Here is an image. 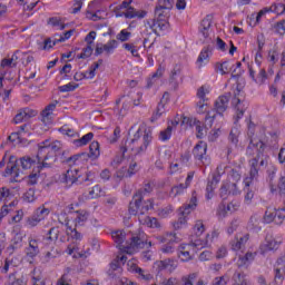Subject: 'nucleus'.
<instances>
[{
    "label": "nucleus",
    "mask_w": 285,
    "mask_h": 285,
    "mask_svg": "<svg viewBox=\"0 0 285 285\" xmlns=\"http://www.w3.org/2000/svg\"><path fill=\"white\" fill-rule=\"evenodd\" d=\"M140 257L144 262H150L153 259V250L147 248V250L141 252Z\"/></svg>",
    "instance_id": "nucleus-60"
},
{
    "label": "nucleus",
    "mask_w": 285,
    "mask_h": 285,
    "mask_svg": "<svg viewBox=\"0 0 285 285\" xmlns=\"http://www.w3.org/2000/svg\"><path fill=\"white\" fill-rule=\"evenodd\" d=\"M230 97H233L230 92H225L215 101L214 108L219 117H224V112L228 110V101H230Z\"/></svg>",
    "instance_id": "nucleus-9"
},
{
    "label": "nucleus",
    "mask_w": 285,
    "mask_h": 285,
    "mask_svg": "<svg viewBox=\"0 0 285 285\" xmlns=\"http://www.w3.org/2000/svg\"><path fill=\"white\" fill-rule=\"evenodd\" d=\"M268 79V75L266 73V69H261L257 78V83H264Z\"/></svg>",
    "instance_id": "nucleus-63"
},
{
    "label": "nucleus",
    "mask_w": 285,
    "mask_h": 285,
    "mask_svg": "<svg viewBox=\"0 0 285 285\" xmlns=\"http://www.w3.org/2000/svg\"><path fill=\"white\" fill-rule=\"evenodd\" d=\"M227 186L229 188V195H239V188L237 187V183H229L227 184Z\"/></svg>",
    "instance_id": "nucleus-61"
},
{
    "label": "nucleus",
    "mask_w": 285,
    "mask_h": 285,
    "mask_svg": "<svg viewBox=\"0 0 285 285\" xmlns=\"http://www.w3.org/2000/svg\"><path fill=\"white\" fill-rule=\"evenodd\" d=\"M101 151H99V142L92 141L89 146V154L86 153L85 157H89L90 159H98Z\"/></svg>",
    "instance_id": "nucleus-19"
},
{
    "label": "nucleus",
    "mask_w": 285,
    "mask_h": 285,
    "mask_svg": "<svg viewBox=\"0 0 285 285\" xmlns=\"http://www.w3.org/2000/svg\"><path fill=\"white\" fill-rule=\"evenodd\" d=\"M92 137H95V134L88 132L87 135L82 136L80 139L76 140L79 146H86L89 141H92Z\"/></svg>",
    "instance_id": "nucleus-42"
},
{
    "label": "nucleus",
    "mask_w": 285,
    "mask_h": 285,
    "mask_svg": "<svg viewBox=\"0 0 285 285\" xmlns=\"http://www.w3.org/2000/svg\"><path fill=\"white\" fill-rule=\"evenodd\" d=\"M245 186H246V195H245V204H247V206H250V204H253V197H255V191L250 190L249 186H250V181H245Z\"/></svg>",
    "instance_id": "nucleus-26"
},
{
    "label": "nucleus",
    "mask_w": 285,
    "mask_h": 285,
    "mask_svg": "<svg viewBox=\"0 0 285 285\" xmlns=\"http://www.w3.org/2000/svg\"><path fill=\"white\" fill-rule=\"evenodd\" d=\"M117 46H118L117 40H110L108 43L104 45L102 48H104L105 52L110 55V52H112V50H115V48H117Z\"/></svg>",
    "instance_id": "nucleus-45"
},
{
    "label": "nucleus",
    "mask_w": 285,
    "mask_h": 285,
    "mask_svg": "<svg viewBox=\"0 0 285 285\" xmlns=\"http://www.w3.org/2000/svg\"><path fill=\"white\" fill-rule=\"evenodd\" d=\"M125 253H130V248L132 250H144V248H153V242H148V236L144 232L131 236L129 246L125 247Z\"/></svg>",
    "instance_id": "nucleus-7"
},
{
    "label": "nucleus",
    "mask_w": 285,
    "mask_h": 285,
    "mask_svg": "<svg viewBox=\"0 0 285 285\" xmlns=\"http://www.w3.org/2000/svg\"><path fill=\"white\" fill-rule=\"evenodd\" d=\"M165 10L166 9H164V7L157 6L155 9L156 19L151 20V23L150 21H147L149 28L157 37H159V32L157 31V29L164 31L170 28V22H168V19H170V12H166Z\"/></svg>",
    "instance_id": "nucleus-2"
},
{
    "label": "nucleus",
    "mask_w": 285,
    "mask_h": 285,
    "mask_svg": "<svg viewBox=\"0 0 285 285\" xmlns=\"http://www.w3.org/2000/svg\"><path fill=\"white\" fill-rule=\"evenodd\" d=\"M89 195L91 199H97V197H101V187L99 185L94 186L92 189L89 191Z\"/></svg>",
    "instance_id": "nucleus-50"
},
{
    "label": "nucleus",
    "mask_w": 285,
    "mask_h": 285,
    "mask_svg": "<svg viewBox=\"0 0 285 285\" xmlns=\"http://www.w3.org/2000/svg\"><path fill=\"white\" fill-rule=\"evenodd\" d=\"M131 32L130 31H127L126 29H124V30H121L118 35H117V39H118V41H122V42H125V41H128L129 39H130V37H131Z\"/></svg>",
    "instance_id": "nucleus-43"
},
{
    "label": "nucleus",
    "mask_w": 285,
    "mask_h": 285,
    "mask_svg": "<svg viewBox=\"0 0 285 285\" xmlns=\"http://www.w3.org/2000/svg\"><path fill=\"white\" fill-rule=\"evenodd\" d=\"M21 121H28V119L26 118V112L23 110L18 112L13 118L14 124H21Z\"/></svg>",
    "instance_id": "nucleus-58"
},
{
    "label": "nucleus",
    "mask_w": 285,
    "mask_h": 285,
    "mask_svg": "<svg viewBox=\"0 0 285 285\" xmlns=\"http://www.w3.org/2000/svg\"><path fill=\"white\" fill-rule=\"evenodd\" d=\"M233 279L235 282V285H239V284H246V275L244 273L240 272H235Z\"/></svg>",
    "instance_id": "nucleus-37"
},
{
    "label": "nucleus",
    "mask_w": 285,
    "mask_h": 285,
    "mask_svg": "<svg viewBox=\"0 0 285 285\" xmlns=\"http://www.w3.org/2000/svg\"><path fill=\"white\" fill-rule=\"evenodd\" d=\"M148 210H155V199L149 198L144 202V205L140 208V215H146Z\"/></svg>",
    "instance_id": "nucleus-23"
},
{
    "label": "nucleus",
    "mask_w": 285,
    "mask_h": 285,
    "mask_svg": "<svg viewBox=\"0 0 285 285\" xmlns=\"http://www.w3.org/2000/svg\"><path fill=\"white\" fill-rule=\"evenodd\" d=\"M242 90L237 88V91L234 94V98L232 100L233 106H235L236 109V121H239L244 117V112H246V109L242 108V99H239V94Z\"/></svg>",
    "instance_id": "nucleus-11"
},
{
    "label": "nucleus",
    "mask_w": 285,
    "mask_h": 285,
    "mask_svg": "<svg viewBox=\"0 0 285 285\" xmlns=\"http://www.w3.org/2000/svg\"><path fill=\"white\" fill-rule=\"evenodd\" d=\"M80 157H86V153L76 154L67 159L62 160L63 164H68V166H75Z\"/></svg>",
    "instance_id": "nucleus-31"
},
{
    "label": "nucleus",
    "mask_w": 285,
    "mask_h": 285,
    "mask_svg": "<svg viewBox=\"0 0 285 285\" xmlns=\"http://www.w3.org/2000/svg\"><path fill=\"white\" fill-rule=\"evenodd\" d=\"M11 242L12 243L8 247V250H17V249L21 248L23 237L21 236V234H16Z\"/></svg>",
    "instance_id": "nucleus-22"
},
{
    "label": "nucleus",
    "mask_w": 285,
    "mask_h": 285,
    "mask_svg": "<svg viewBox=\"0 0 285 285\" xmlns=\"http://www.w3.org/2000/svg\"><path fill=\"white\" fill-rule=\"evenodd\" d=\"M39 253V245L37 244V239H31L29 242V247L26 249L27 257H30V259H35Z\"/></svg>",
    "instance_id": "nucleus-18"
},
{
    "label": "nucleus",
    "mask_w": 285,
    "mask_h": 285,
    "mask_svg": "<svg viewBox=\"0 0 285 285\" xmlns=\"http://www.w3.org/2000/svg\"><path fill=\"white\" fill-rule=\"evenodd\" d=\"M92 46L87 45V47L82 49V52L78 55V59H88L89 57H92Z\"/></svg>",
    "instance_id": "nucleus-40"
},
{
    "label": "nucleus",
    "mask_w": 285,
    "mask_h": 285,
    "mask_svg": "<svg viewBox=\"0 0 285 285\" xmlns=\"http://www.w3.org/2000/svg\"><path fill=\"white\" fill-rule=\"evenodd\" d=\"M250 148H257L258 154L257 157L253 158L249 161V177H247L245 181H253L254 179H257V177H259V155H264V150H266V144H264V141L262 140L255 144L253 142V139H250L247 150H250Z\"/></svg>",
    "instance_id": "nucleus-3"
},
{
    "label": "nucleus",
    "mask_w": 285,
    "mask_h": 285,
    "mask_svg": "<svg viewBox=\"0 0 285 285\" xmlns=\"http://www.w3.org/2000/svg\"><path fill=\"white\" fill-rule=\"evenodd\" d=\"M275 213H276L275 208H267L264 215L265 224H273V222H275Z\"/></svg>",
    "instance_id": "nucleus-29"
},
{
    "label": "nucleus",
    "mask_w": 285,
    "mask_h": 285,
    "mask_svg": "<svg viewBox=\"0 0 285 285\" xmlns=\"http://www.w3.org/2000/svg\"><path fill=\"white\" fill-rule=\"evenodd\" d=\"M89 214L86 210H78L77 212V217H76V224L79 226H83L86 222H88Z\"/></svg>",
    "instance_id": "nucleus-27"
},
{
    "label": "nucleus",
    "mask_w": 285,
    "mask_h": 285,
    "mask_svg": "<svg viewBox=\"0 0 285 285\" xmlns=\"http://www.w3.org/2000/svg\"><path fill=\"white\" fill-rule=\"evenodd\" d=\"M197 208V196H195V191L189 200V203L184 204L179 208V218L176 223H174L175 230H179L183 226H186V217H188L189 213H193Z\"/></svg>",
    "instance_id": "nucleus-6"
},
{
    "label": "nucleus",
    "mask_w": 285,
    "mask_h": 285,
    "mask_svg": "<svg viewBox=\"0 0 285 285\" xmlns=\"http://www.w3.org/2000/svg\"><path fill=\"white\" fill-rule=\"evenodd\" d=\"M142 224L145 226H148V228H159V222L157 220V218H151L150 216H147Z\"/></svg>",
    "instance_id": "nucleus-34"
},
{
    "label": "nucleus",
    "mask_w": 285,
    "mask_h": 285,
    "mask_svg": "<svg viewBox=\"0 0 285 285\" xmlns=\"http://www.w3.org/2000/svg\"><path fill=\"white\" fill-rule=\"evenodd\" d=\"M153 190V186L150 183L146 184L145 187L138 189L134 196L132 200L129 203V214L131 215H138L139 209L141 208V203L144 202V197L146 195H150V191Z\"/></svg>",
    "instance_id": "nucleus-5"
},
{
    "label": "nucleus",
    "mask_w": 285,
    "mask_h": 285,
    "mask_svg": "<svg viewBox=\"0 0 285 285\" xmlns=\"http://www.w3.org/2000/svg\"><path fill=\"white\" fill-rule=\"evenodd\" d=\"M35 217L38 218V220L43 222V219H46V217H48V215H50V209L46 208V207H39L37 208V210L35 212Z\"/></svg>",
    "instance_id": "nucleus-25"
},
{
    "label": "nucleus",
    "mask_w": 285,
    "mask_h": 285,
    "mask_svg": "<svg viewBox=\"0 0 285 285\" xmlns=\"http://www.w3.org/2000/svg\"><path fill=\"white\" fill-rule=\"evenodd\" d=\"M274 28H275L276 32H278V35H285V21L284 20L276 22Z\"/></svg>",
    "instance_id": "nucleus-59"
},
{
    "label": "nucleus",
    "mask_w": 285,
    "mask_h": 285,
    "mask_svg": "<svg viewBox=\"0 0 285 285\" xmlns=\"http://www.w3.org/2000/svg\"><path fill=\"white\" fill-rule=\"evenodd\" d=\"M24 199L26 202L32 203L35 202V199H37L35 197V189L30 188L26 194H24Z\"/></svg>",
    "instance_id": "nucleus-64"
},
{
    "label": "nucleus",
    "mask_w": 285,
    "mask_h": 285,
    "mask_svg": "<svg viewBox=\"0 0 285 285\" xmlns=\"http://www.w3.org/2000/svg\"><path fill=\"white\" fill-rule=\"evenodd\" d=\"M6 175H11L12 178L10 179L11 184H14L19 180V161H14V156H10L9 163L7 164Z\"/></svg>",
    "instance_id": "nucleus-10"
},
{
    "label": "nucleus",
    "mask_w": 285,
    "mask_h": 285,
    "mask_svg": "<svg viewBox=\"0 0 285 285\" xmlns=\"http://www.w3.org/2000/svg\"><path fill=\"white\" fill-rule=\"evenodd\" d=\"M49 158L50 150L48 148V145H46V142H40L38 145V154L36 156L38 164H41V161H48Z\"/></svg>",
    "instance_id": "nucleus-14"
},
{
    "label": "nucleus",
    "mask_w": 285,
    "mask_h": 285,
    "mask_svg": "<svg viewBox=\"0 0 285 285\" xmlns=\"http://www.w3.org/2000/svg\"><path fill=\"white\" fill-rule=\"evenodd\" d=\"M48 148H49V156L57 157L56 153H59V150H61V141L56 140L51 145H48Z\"/></svg>",
    "instance_id": "nucleus-30"
},
{
    "label": "nucleus",
    "mask_w": 285,
    "mask_h": 285,
    "mask_svg": "<svg viewBox=\"0 0 285 285\" xmlns=\"http://www.w3.org/2000/svg\"><path fill=\"white\" fill-rule=\"evenodd\" d=\"M37 158H32L30 156H23L19 159L18 166L20 164L22 170H29V168H32L37 164Z\"/></svg>",
    "instance_id": "nucleus-17"
},
{
    "label": "nucleus",
    "mask_w": 285,
    "mask_h": 285,
    "mask_svg": "<svg viewBox=\"0 0 285 285\" xmlns=\"http://www.w3.org/2000/svg\"><path fill=\"white\" fill-rule=\"evenodd\" d=\"M179 81H183L181 65H175L169 77V83L176 89L179 87Z\"/></svg>",
    "instance_id": "nucleus-13"
},
{
    "label": "nucleus",
    "mask_w": 285,
    "mask_h": 285,
    "mask_svg": "<svg viewBox=\"0 0 285 285\" xmlns=\"http://www.w3.org/2000/svg\"><path fill=\"white\" fill-rule=\"evenodd\" d=\"M279 248V243L273 238V236H266L265 242L261 245V252L268 253V250H277Z\"/></svg>",
    "instance_id": "nucleus-12"
},
{
    "label": "nucleus",
    "mask_w": 285,
    "mask_h": 285,
    "mask_svg": "<svg viewBox=\"0 0 285 285\" xmlns=\"http://www.w3.org/2000/svg\"><path fill=\"white\" fill-rule=\"evenodd\" d=\"M48 235L47 239L50 242H57V239H59V227H51Z\"/></svg>",
    "instance_id": "nucleus-39"
},
{
    "label": "nucleus",
    "mask_w": 285,
    "mask_h": 285,
    "mask_svg": "<svg viewBox=\"0 0 285 285\" xmlns=\"http://www.w3.org/2000/svg\"><path fill=\"white\" fill-rule=\"evenodd\" d=\"M157 242H159V244H165L161 247V253L170 254L175 253V244H179V237H177V234L175 233H167L163 236H158Z\"/></svg>",
    "instance_id": "nucleus-8"
},
{
    "label": "nucleus",
    "mask_w": 285,
    "mask_h": 285,
    "mask_svg": "<svg viewBox=\"0 0 285 285\" xmlns=\"http://www.w3.org/2000/svg\"><path fill=\"white\" fill-rule=\"evenodd\" d=\"M57 104L59 101L55 100L53 102H50L42 111H41V117L43 124H50V115H52V111L55 108H57Z\"/></svg>",
    "instance_id": "nucleus-16"
},
{
    "label": "nucleus",
    "mask_w": 285,
    "mask_h": 285,
    "mask_svg": "<svg viewBox=\"0 0 285 285\" xmlns=\"http://www.w3.org/2000/svg\"><path fill=\"white\" fill-rule=\"evenodd\" d=\"M170 137H173V126L168 125L165 130L159 132L158 139L160 141H169Z\"/></svg>",
    "instance_id": "nucleus-24"
},
{
    "label": "nucleus",
    "mask_w": 285,
    "mask_h": 285,
    "mask_svg": "<svg viewBox=\"0 0 285 285\" xmlns=\"http://www.w3.org/2000/svg\"><path fill=\"white\" fill-rule=\"evenodd\" d=\"M212 26H213V17L212 16H207L200 22V28H210Z\"/></svg>",
    "instance_id": "nucleus-62"
},
{
    "label": "nucleus",
    "mask_w": 285,
    "mask_h": 285,
    "mask_svg": "<svg viewBox=\"0 0 285 285\" xmlns=\"http://www.w3.org/2000/svg\"><path fill=\"white\" fill-rule=\"evenodd\" d=\"M216 117L217 115L208 111L205 117L206 126H208L209 128H213V124L215 122Z\"/></svg>",
    "instance_id": "nucleus-52"
},
{
    "label": "nucleus",
    "mask_w": 285,
    "mask_h": 285,
    "mask_svg": "<svg viewBox=\"0 0 285 285\" xmlns=\"http://www.w3.org/2000/svg\"><path fill=\"white\" fill-rule=\"evenodd\" d=\"M137 173H139V165L137 164V161L132 160L129 164V168L127 170V177H132V175H137Z\"/></svg>",
    "instance_id": "nucleus-36"
},
{
    "label": "nucleus",
    "mask_w": 285,
    "mask_h": 285,
    "mask_svg": "<svg viewBox=\"0 0 285 285\" xmlns=\"http://www.w3.org/2000/svg\"><path fill=\"white\" fill-rule=\"evenodd\" d=\"M12 61H14V55H12V57L10 59L4 58L1 60V68H14V66H17V63H12Z\"/></svg>",
    "instance_id": "nucleus-48"
},
{
    "label": "nucleus",
    "mask_w": 285,
    "mask_h": 285,
    "mask_svg": "<svg viewBox=\"0 0 285 285\" xmlns=\"http://www.w3.org/2000/svg\"><path fill=\"white\" fill-rule=\"evenodd\" d=\"M206 150H208V145H206L204 141H199L193 149L195 159L202 161V159H204V155H206Z\"/></svg>",
    "instance_id": "nucleus-15"
},
{
    "label": "nucleus",
    "mask_w": 285,
    "mask_h": 285,
    "mask_svg": "<svg viewBox=\"0 0 285 285\" xmlns=\"http://www.w3.org/2000/svg\"><path fill=\"white\" fill-rule=\"evenodd\" d=\"M208 52H210V47L203 48V50L198 56L197 63H204V61H208L209 59Z\"/></svg>",
    "instance_id": "nucleus-32"
},
{
    "label": "nucleus",
    "mask_w": 285,
    "mask_h": 285,
    "mask_svg": "<svg viewBox=\"0 0 285 285\" xmlns=\"http://www.w3.org/2000/svg\"><path fill=\"white\" fill-rule=\"evenodd\" d=\"M62 184L72 186L73 184H83V181H95V173H86L85 177L79 175V169H68L61 177Z\"/></svg>",
    "instance_id": "nucleus-4"
},
{
    "label": "nucleus",
    "mask_w": 285,
    "mask_h": 285,
    "mask_svg": "<svg viewBox=\"0 0 285 285\" xmlns=\"http://www.w3.org/2000/svg\"><path fill=\"white\" fill-rule=\"evenodd\" d=\"M222 180V175L217 174V175H213L212 180H208V185L212 186V188L215 190L217 188V184H219V181Z\"/></svg>",
    "instance_id": "nucleus-53"
},
{
    "label": "nucleus",
    "mask_w": 285,
    "mask_h": 285,
    "mask_svg": "<svg viewBox=\"0 0 285 285\" xmlns=\"http://www.w3.org/2000/svg\"><path fill=\"white\" fill-rule=\"evenodd\" d=\"M39 175L40 173L36 169V173H32L28 176V185L35 186L37 185V181H39Z\"/></svg>",
    "instance_id": "nucleus-47"
},
{
    "label": "nucleus",
    "mask_w": 285,
    "mask_h": 285,
    "mask_svg": "<svg viewBox=\"0 0 285 285\" xmlns=\"http://www.w3.org/2000/svg\"><path fill=\"white\" fill-rule=\"evenodd\" d=\"M115 244L120 247L124 242H126V232L124 230H116L111 234Z\"/></svg>",
    "instance_id": "nucleus-21"
},
{
    "label": "nucleus",
    "mask_w": 285,
    "mask_h": 285,
    "mask_svg": "<svg viewBox=\"0 0 285 285\" xmlns=\"http://www.w3.org/2000/svg\"><path fill=\"white\" fill-rule=\"evenodd\" d=\"M269 12H275L276 14H284L285 4L284 3H274L269 7Z\"/></svg>",
    "instance_id": "nucleus-35"
},
{
    "label": "nucleus",
    "mask_w": 285,
    "mask_h": 285,
    "mask_svg": "<svg viewBox=\"0 0 285 285\" xmlns=\"http://www.w3.org/2000/svg\"><path fill=\"white\" fill-rule=\"evenodd\" d=\"M229 195H230V189L228 188V184L222 185L219 189V196L222 197V199H227Z\"/></svg>",
    "instance_id": "nucleus-49"
},
{
    "label": "nucleus",
    "mask_w": 285,
    "mask_h": 285,
    "mask_svg": "<svg viewBox=\"0 0 285 285\" xmlns=\"http://www.w3.org/2000/svg\"><path fill=\"white\" fill-rule=\"evenodd\" d=\"M248 257H253V253H246L245 256H239L237 266L239 268H242L244 266H248Z\"/></svg>",
    "instance_id": "nucleus-41"
},
{
    "label": "nucleus",
    "mask_w": 285,
    "mask_h": 285,
    "mask_svg": "<svg viewBox=\"0 0 285 285\" xmlns=\"http://www.w3.org/2000/svg\"><path fill=\"white\" fill-rule=\"evenodd\" d=\"M190 126H196L197 139H204V137H206V129L202 126V121L194 119Z\"/></svg>",
    "instance_id": "nucleus-20"
},
{
    "label": "nucleus",
    "mask_w": 285,
    "mask_h": 285,
    "mask_svg": "<svg viewBox=\"0 0 285 285\" xmlns=\"http://www.w3.org/2000/svg\"><path fill=\"white\" fill-rule=\"evenodd\" d=\"M165 107L161 104H158L156 111L153 114L150 118V122L154 124V121H157L159 117H161V114L165 112Z\"/></svg>",
    "instance_id": "nucleus-38"
},
{
    "label": "nucleus",
    "mask_w": 285,
    "mask_h": 285,
    "mask_svg": "<svg viewBox=\"0 0 285 285\" xmlns=\"http://www.w3.org/2000/svg\"><path fill=\"white\" fill-rule=\"evenodd\" d=\"M186 188H188V186H186V184H179L178 186H174L171 187V193H175V197H177V195H181V193H184V190H186Z\"/></svg>",
    "instance_id": "nucleus-56"
},
{
    "label": "nucleus",
    "mask_w": 285,
    "mask_h": 285,
    "mask_svg": "<svg viewBox=\"0 0 285 285\" xmlns=\"http://www.w3.org/2000/svg\"><path fill=\"white\" fill-rule=\"evenodd\" d=\"M95 39H97V31H90L86 36L85 41H86L87 46H92Z\"/></svg>",
    "instance_id": "nucleus-57"
},
{
    "label": "nucleus",
    "mask_w": 285,
    "mask_h": 285,
    "mask_svg": "<svg viewBox=\"0 0 285 285\" xmlns=\"http://www.w3.org/2000/svg\"><path fill=\"white\" fill-rule=\"evenodd\" d=\"M274 271H275V276H274L275 284L282 285V282H284V274H282V269L276 267Z\"/></svg>",
    "instance_id": "nucleus-46"
},
{
    "label": "nucleus",
    "mask_w": 285,
    "mask_h": 285,
    "mask_svg": "<svg viewBox=\"0 0 285 285\" xmlns=\"http://www.w3.org/2000/svg\"><path fill=\"white\" fill-rule=\"evenodd\" d=\"M268 173V178L267 181L269 184V188L272 193H275V190H277V188H275V185L273 184V179H275V169L274 170H267Z\"/></svg>",
    "instance_id": "nucleus-51"
},
{
    "label": "nucleus",
    "mask_w": 285,
    "mask_h": 285,
    "mask_svg": "<svg viewBox=\"0 0 285 285\" xmlns=\"http://www.w3.org/2000/svg\"><path fill=\"white\" fill-rule=\"evenodd\" d=\"M151 142H153V130L150 129L141 130V128H139L135 132L134 138H131L130 141L128 140L125 141V146H122L120 149L121 156H116L111 161V166H114V168H117V166H119V164H121V161L126 159V153H128V150H131L134 155H141L146 153V150H148V146H150Z\"/></svg>",
    "instance_id": "nucleus-1"
},
{
    "label": "nucleus",
    "mask_w": 285,
    "mask_h": 285,
    "mask_svg": "<svg viewBox=\"0 0 285 285\" xmlns=\"http://www.w3.org/2000/svg\"><path fill=\"white\" fill-rule=\"evenodd\" d=\"M277 189H278L279 196L284 197L285 195V177L284 176L279 178Z\"/></svg>",
    "instance_id": "nucleus-55"
},
{
    "label": "nucleus",
    "mask_w": 285,
    "mask_h": 285,
    "mask_svg": "<svg viewBox=\"0 0 285 285\" xmlns=\"http://www.w3.org/2000/svg\"><path fill=\"white\" fill-rule=\"evenodd\" d=\"M285 208L282 209H276L275 212V224H277L278 226H282V224H284V219H285Z\"/></svg>",
    "instance_id": "nucleus-33"
},
{
    "label": "nucleus",
    "mask_w": 285,
    "mask_h": 285,
    "mask_svg": "<svg viewBox=\"0 0 285 285\" xmlns=\"http://www.w3.org/2000/svg\"><path fill=\"white\" fill-rule=\"evenodd\" d=\"M77 88H79V85L67 83L65 86L58 87V90L60 92H72L73 90H77Z\"/></svg>",
    "instance_id": "nucleus-44"
},
{
    "label": "nucleus",
    "mask_w": 285,
    "mask_h": 285,
    "mask_svg": "<svg viewBox=\"0 0 285 285\" xmlns=\"http://www.w3.org/2000/svg\"><path fill=\"white\" fill-rule=\"evenodd\" d=\"M228 141H230V144H234V146H237V144H239V129L232 128L228 136Z\"/></svg>",
    "instance_id": "nucleus-28"
},
{
    "label": "nucleus",
    "mask_w": 285,
    "mask_h": 285,
    "mask_svg": "<svg viewBox=\"0 0 285 285\" xmlns=\"http://www.w3.org/2000/svg\"><path fill=\"white\" fill-rule=\"evenodd\" d=\"M173 264H174V261L170 258H167L158 263V268L159 271H166V268H168V266H173Z\"/></svg>",
    "instance_id": "nucleus-54"
}]
</instances>
